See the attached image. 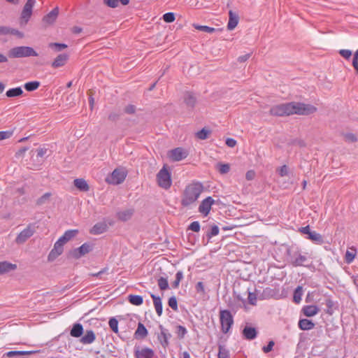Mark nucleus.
I'll list each match as a JSON object with an SVG mask.
<instances>
[{"mask_svg":"<svg viewBox=\"0 0 358 358\" xmlns=\"http://www.w3.org/2000/svg\"><path fill=\"white\" fill-rule=\"evenodd\" d=\"M316 110L317 108L310 104L289 102L273 106L270 109V114L275 116L290 115L293 114L307 115L315 113Z\"/></svg>","mask_w":358,"mask_h":358,"instance_id":"f257e3e1","label":"nucleus"},{"mask_svg":"<svg viewBox=\"0 0 358 358\" xmlns=\"http://www.w3.org/2000/svg\"><path fill=\"white\" fill-rule=\"evenodd\" d=\"M204 190L202 182L196 180L192 181L187 185L182 192L181 205L183 207H188L194 203Z\"/></svg>","mask_w":358,"mask_h":358,"instance_id":"f03ea898","label":"nucleus"},{"mask_svg":"<svg viewBox=\"0 0 358 358\" xmlns=\"http://www.w3.org/2000/svg\"><path fill=\"white\" fill-rule=\"evenodd\" d=\"M11 58H22L29 57H37L38 54L34 49L29 46H17L11 48L8 52Z\"/></svg>","mask_w":358,"mask_h":358,"instance_id":"7ed1b4c3","label":"nucleus"},{"mask_svg":"<svg viewBox=\"0 0 358 358\" xmlns=\"http://www.w3.org/2000/svg\"><path fill=\"white\" fill-rule=\"evenodd\" d=\"M157 181L158 185L164 189L171 187L172 184L171 173L165 166L157 174Z\"/></svg>","mask_w":358,"mask_h":358,"instance_id":"20e7f679","label":"nucleus"},{"mask_svg":"<svg viewBox=\"0 0 358 358\" xmlns=\"http://www.w3.org/2000/svg\"><path fill=\"white\" fill-rule=\"evenodd\" d=\"M220 321L222 333L227 334L234 324V318L231 312L228 310L220 311Z\"/></svg>","mask_w":358,"mask_h":358,"instance_id":"39448f33","label":"nucleus"},{"mask_svg":"<svg viewBox=\"0 0 358 358\" xmlns=\"http://www.w3.org/2000/svg\"><path fill=\"white\" fill-rule=\"evenodd\" d=\"M92 247L90 243H85L80 247L69 251V257L78 259L92 251Z\"/></svg>","mask_w":358,"mask_h":358,"instance_id":"423d86ee","label":"nucleus"},{"mask_svg":"<svg viewBox=\"0 0 358 358\" xmlns=\"http://www.w3.org/2000/svg\"><path fill=\"white\" fill-rule=\"evenodd\" d=\"M127 173L122 169H115L110 176L106 179L107 182L113 185L122 183L126 178Z\"/></svg>","mask_w":358,"mask_h":358,"instance_id":"0eeeda50","label":"nucleus"},{"mask_svg":"<svg viewBox=\"0 0 358 358\" xmlns=\"http://www.w3.org/2000/svg\"><path fill=\"white\" fill-rule=\"evenodd\" d=\"M35 232V227L33 224H29L23 229L16 237L15 242L18 244L24 243Z\"/></svg>","mask_w":358,"mask_h":358,"instance_id":"6e6552de","label":"nucleus"},{"mask_svg":"<svg viewBox=\"0 0 358 358\" xmlns=\"http://www.w3.org/2000/svg\"><path fill=\"white\" fill-rule=\"evenodd\" d=\"M169 157L173 162H178L188 156V151L182 148H176L169 152Z\"/></svg>","mask_w":358,"mask_h":358,"instance_id":"1a4fd4ad","label":"nucleus"},{"mask_svg":"<svg viewBox=\"0 0 358 358\" xmlns=\"http://www.w3.org/2000/svg\"><path fill=\"white\" fill-rule=\"evenodd\" d=\"M160 333L157 335V339L160 344L164 348H166L169 345V339L171 337V334L169 330L164 328L162 324L159 326Z\"/></svg>","mask_w":358,"mask_h":358,"instance_id":"9d476101","label":"nucleus"},{"mask_svg":"<svg viewBox=\"0 0 358 358\" xmlns=\"http://www.w3.org/2000/svg\"><path fill=\"white\" fill-rule=\"evenodd\" d=\"M215 203V200L211 196L206 197L201 202L199 206V212L203 215L207 216L211 210L212 206Z\"/></svg>","mask_w":358,"mask_h":358,"instance_id":"9b49d317","label":"nucleus"},{"mask_svg":"<svg viewBox=\"0 0 358 358\" xmlns=\"http://www.w3.org/2000/svg\"><path fill=\"white\" fill-rule=\"evenodd\" d=\"M64 244L59 242V240L55 242L53 248L51 250L48 257L49 262L54 261L58 256L62 255L64 250Z\"/></svg>","mask_w":358,"mask_h":358,"instance_id":"f8f14e48","label":"nucleus"},{"mask_svg":"<svg viewBox=\"0 0 358 358\" xmlns=\"http://www.w3.org/2000/svg\"><path fill=\"white\" fill-rule=\"evenodd\" d=\"M134 355L136 358H153L155 352L149 348L140 349L139 347H135Z\"/></svg>","mask_w":358,"mask_h":358,"instance_id":"ddd939ff","label":"nucleus"},{"mask_svg":"<svg viewBox=\"0 0 358 358\" xmlns=\"http://www.w3.org/2000/svg\"><path fill=\"white\" fill-rule=\"evenodd\" d=\"M308 262V257L299 252L294 253L291 257L290 263L293 266H306V263Z\"/></svg>","mask_w":358,"mask_h":358,"instance_id":"4468645a","label":"nucleus"},{"mask_svg":"<svg viewBox=\"0 0 358 358\" xmlns=\"http://www.w3.org/2000/svg\"><path fill=\"white\" fill-rule=\"evenodd\" d=\"M6 35H15L19 38L24 37L23 33L16 29L6 26H0V36Z\"/></svg>","mask_w":358,"mask_h":358,"instance_id":"2eb2a0df","label":"nucleus"},{"mask_svg":"<svg viewBox=\"0 0 358 358\" xmlns=\"http://www.w3.org/2000/svg\"><path fill=\"white\" fill-rule=\"evenodd\" d=\"M58 15L59 8L55 7L43 17V22L47 24H52L56 21Z\"/></svg>","mask_w":358,"mask_h":358,"instance_id":"dca6fc26","label":"nucleus"},{"mask_svg":"<svg viewBox=\"0 0 358 358\" xmlns=\"http://www.w3.org/2000/svg\"><path fill=\"white\" fill-rule=\"evenodd\" d=\"M17 264L7 261L0 262V275L17 269Z\"/></svg>","mask_w":358,"mask_h":358,"instance_id":"f3484780","label":"nucleus"},{"mask_svg":"<svg viewBox=\"0 0 358 358\" xmlns=\"http://www.w3.org/2000/svg\"><path fill=\"white\" fill-rule=\"evenodd\" d=\"M243 337L247 340H253L257 336V331L255 327L246 326L242 331Z\"/></svg>","mask_w":358,"mask_h":358,"instance_id":"a211bd4d","label":"nucleus"},{"mask_svg":"<svg viewBox=\"0 0 358 358\" xmlns=\"http://www.w3.org/2000/svg\"><path fill=\"white\" fill-rule=\"evenodd\" d=\"M69 59V55L67 54L59 55L53 61L52 66L54 68H59L66 64Z\"/></svg>","mask_w":358,"mask_h":358,"instance_id":"6ab92c4d","label":"nucleus"},{"mask_svg":"<svg viewBox=\"0 0 358 358\" xmlns=\"http://www.w3.org/2000/svg\"><path fill=\"white\" fill-rule=\"evenodd\" d=\"M78 233L77 229H69L64 232V234L58 239L59 242L65 244L69 241L75 237Z\"/></svg>","mask_w":358,"mask_h":358,"instance_id":"aec40b11","label":"nucleus"},{"mask_svg":"<svg viewBox=\"0 0 358 358\" xmlns=\"http://www.w3.org/2000/svg\"><path fill=\"white\" fill-rule=\"evenodd\" d=\"M238 23V16L237 14L234 13L232 10L229 12V22L227 24V29L229 30H233Z\"/></svg>","mask_w":358,"mask_h":358,"instance_id":"412c9836","label":"nucleus"},{"mask_svg":"<svg viewBox=\"0 0 358 358\" xmlns=\"http://www.w3.org/2000/svg\"><path fill=\"white\" fill-rule=\"evenodd\" d=\"M319 311L318 307L314 305L305 306L302 308L303 313L307 317H313L317 315Z\"/></svg>","mask_w":358,"mask_h":358,"instance_id":"4be33fe9","label":"nucleus"},{"mask_svg":"<svg viewBox=\"0 0 358 358\" xmlns=\"http://www.w3.org/2000/svg\"><path fill=\"white\" fill-rule=\"evenodd\" d=\"M150 296L153 300L154 306H155V308L157 315L161 316L162 314V310H163L161 298L158 296H156L154 294H151Z\"/></svg>","mask_w":358,"mask_h":358,"instance_id":"5701e85b","label":"nucleus"},{"mask_svg":"<svg viewBox=\"0 0 358 358\" xmlns=\"http://www.w3.org/2000/svg\"><path fill=\"white\" fill-rule=\"evenodd\" d=\"M298 325L301 330L304 331L310 330L315 327V323L312 320L308 319L299 320Z\"/></svg>","mask_w":358,"mask_h":358,"instance_id":"b1692460","label":"nucleus"},{"mask_svg":"<svg viewBox=\"0 0 358 358\" xmlns=\"http://www.w3.org/2000/svg\"><path fill=\"white\" fill-rule=\"evenodd\" d=\"M95 334L92 330L86 331V334L81 338L80 341L83 344H91L95 341Z\"/></svg>","mask_w":358,"mask_h":358,"instance_id":"393cba45","label":"nucleus"},{"mask_svg":"<svg viewBox=\"0 0 358 358\" xmlns=\"http://www.w3.org/2000/svg\"><path fill=\"white\" fill-rule=\"evenodd\" d=\"M73 184L76 188L83 192H87L90 189L87 182L83 178L75 179Z\"/></svg>","mask_w":358,"mask_h":358,"instance_id":"a878e982","label":"nucleus"},{"mask_svg":"<svg viewBox=\"0 0 358 358\" xmlns=\"http://www.w3.org/2000/svg\"><path fill=\"white\" fill-rule=\"evenodd\" d=\"M83 333V325L80 323H76L73 325L72 329L70 331V335L72 337L78 338L82 336Z\"/></svg>","mask_w":358,"mask_h":358,"instance_id":"bb28decb","label":"nucleus"},{"mask_svg":"<svg viewBox=\"0 0 358 358\" xmlns=\"http://www.w3.org/2000/svg\"><path fill=\"white\" fill-rule=\"evenodd\" d=\"M148 335V330L145 327L141 322L138 324L137 329L135 331L134 336L136 338H144Z\"/></svg>","mask_w":358,"mask_h":358,"instance_id":"cd10ccee","label":"nucleus"},{"mask_svg":"<svg viewBox=\"0 0 358 358\" xmlns=\"http://www.w3.org/2000/svg\"><path fill=\"white\" fill-rule=\"evenodd\" d=\"M134 213V210L131 209L124 210L117 213V217L122 221L129 220Z\"/></svg>","mask_w":358,"mask_h":358,"instance_id":"c85d7f7f","label":"nucleus"},{"mask_svg":"<svg viewBox=\"0 0 358 358\" xmlns=\"http://www.w3.org/2000/svg\"><path fill=\"white\" fill-rule=\"evenodd\" d=\"M357 255V250L355 248L352 247L345 252V261L347 264H350L353 262Z\"/></svg>","mask_w":358,"mask_h":358,"instance_id":"c756f323","label":"nucleus"},{"mask_svg":"<svg viewBox=\"0 0 358 358\" xmlns=\"http://www.w3.org/2000/svg\"><path fill=\"white\" fill-rule=\"evenodd\" d=\"M308 238L311 240L313 243L318 244V245H322L324 243V239H323L322 236L320 234H319L315 231H313L309 234V236H308Z\"/></svg>","mask_w":358,"mask_h":358,"instance_id":"7c9ffc66","label":"nucleus"},{"mask_svg":"<svg viewBox=\"0 0 358 358\" xmlns=\"http://www.w3.org/2000/svg\"><path fill=\"white\" fill-rule=\"evenodd\" d=\"M103 3L110 8H116L118 3L126 6L129 3V0H103Z\"/></svg>","mask_w":358,"mask_h":358,"instance_id":"2f4dec72","label":"nucleus"},{"mask_svg":"<svg viewBox=\"0 0 358 358\" xmlns=\"http://www.w3.org/2000/svg\"><path fill=\"white\" fill-rule=\"evenodd\" d=\"M23 94V90L20 87L11 88L7 90L6 92V96L9 98L20 96Z\"/></svg>","mask_w":358,"mask_h":358,"instance_id":"473e14b6","label":"nucleus"},{"mask_svg":"<svg viewBox=\"0 0 358 358\" xmlns=\"http://www.w3.org/2000/svg\"><path fill=\"white\" fill-rule=\"evenodd\" d=\"M32 12L23 8L20 15V24H26L30 20Z\"/></svg>","mask_w":358,"mask_h":358,"instance_id":"72a5a7b5","label":"nucleus"},{"mask_svg":"<svg viewBox=\"0 0 358 358\" xmlns=\"http://www.w3.org/2000/svg\"><path fill=\"white\" fill-rule=\"evenodd\" d=\"M107 226L103 223L96 224L91 229L92 234H101L106 231Z\"/></svg>","mask_w":358,"mask_h":358,"instance_id":"f704fd0d","label":"nucleus"},{"mask_svg":"<svg viewBox=\"0 0 358 358\" xmlns=\"http://www.w3.org/2000/svg\"><path fill=\"white\" fill-rule=\"evenodd\" d=\"M184 101L187 106L192 108L196 103V97L192 93L187 92L184 95Z\"/></svg>","mask_w":358,"mask_h":358,"instance_id":"c9c22d12","label":"nucleus"},{"mask_svg":"<svg viewBox=\"0 0 358 358\" xmlns=\"http://www.w3.org/2000/svg\"><path fill=\"white\" fill-rule=\"evenodd\" d=\"M129 301L135 306H140L143 302V299L141 296L139 295H133L130 294L128 296Z\"/></svg>","mask_w":358,"mask_h":358,"instance_id":"e433bc0d","label":"nucleus"},{"mask_svg":"<svg viewBox=\"0 0 358 358\" xmlns=\"http://www.w3.org/2000/svg\"><path fill=\"white\" fill-rule=\"evenodd\" d=\"M40 86V82L31 81L24 84V89L28 92H32L37 90Z\"/></svg>","mask_w":358,"mask_h":358,"instance_id":"4c0bfd02","label":"nucleus"},{"mask_svg":"<svg viewBox=\"0 0 358 358\" xmlns=\"http://www.w3.org/2000/svg\"><path fill=\"white\" fill-rule=\"evenodd\" d=\"M303 295V289L301 286L297 287L294 292L293 295V301L296 303H299L301 301V296Z\"/></svg>","mask_w":358,"mask_h":358,"instance_id":"58836bf2","label":"nucleus"},{"mask_svg":"<svg viewBox=\"0 0 358 358\" xmlns=\"http://www.w3.org/2000/svg\"><path fill=\"white\" fill-rule=\"evenodd\" d=\"M216 169L221 174H226L230 171V165L229 164L217 163Z\"/></svg>","mask_w":358,"mask_h":358,"instance_id":"ea45409f","label":"nucleus"},{"mask_svg":"<svg viewBox=\"0 0 358 358\" xmlns=\"http://www.w3.org/2000/svg\"><path fill=\"white\" fill-rule=\"evenodd\" d=\"M157 285L161 290H166L169 288L168 279L166 278L160 277L157 280Z\"/></svg>","mask_w":358,"mask_h":358,"instance_id":"a19ab883","label":"nucleus"},{"mask_svg":"<svg viewBox=\"0 0 358 358\" xmlns=\"http://www.w3.org/2000/svg\"><path fill=\"white\" fill-rule=\"evenodd\" d=\"M183 278V273L182 271H178L176 274V280L172 282L171 285L174 289L179 287L181 280Z\"/></svg>","mask_w":358,"mask_h":358,"instance_id":"79ce46f5","label":"nucleus"},{"mask_svg":"<svg viewBox=\"0 0 358 358\" xmlns=\"http://www.w3.org/2000/svg\"><path fill=\"white\" fill-rule=\"evenodd\" d=\"M218 358H229V350L222 345H219Z\"/></svg>","mask_w":358,"mask_h":358,"instance_id":"37998d69","label":"nucleus"},{"mask_svg":"<svg viewBox=\"0 0 358 358\" xmlns=\"http://www.w3.org/2000/svg\"><path fill=\"white\" fill-rule=\"evenodd\" d=\"M194 27L197 30L207 32V33H213V32H215L216 30L213 27H210L205 26V25L194 24Z\"/></svg>","mask_w":358,"mask_h":358,"instance_id":"c03bdc74","label":"nucleus"},{"mask_svg":"<svg viewBox=\"0 0 358 358\" xmlns=\"http://www.w3.org/2000/svg\"><path fill=\"white\" fill-rule=\"evenodd\" d=\"M176 333L178 337L180 339H182L187 334V329L185 327H183L182 325H178L176 327Z\"/></svg>","mask_w":358,"mask_h":358,"instance_id":"a18cd8bd","label":"nucleus"},{"mask_svg":"<svg viewBox=\"0 0 358 358\" xmlns=\"http://www.w3.org/2000/svg\"><path fill=\"white\" fill-rule=\"evenodd\" d=\"M210 133V132L209 130L203 128V129H201L200 131H199L198 132H196V136L199 139L205 140V139L208 138Z\"/></svg>","mask_w":358,"mask_h":358,"instance_id":"49530a36","label":"nucleus"},{"mask_svg":"<svg viewBox=\"0 0 358 358\" xmlns=\"http://www.w3.org/2000/svg\"><path fill=\"white\" fill-rule=\"evenodd\" d=\"M108 324L113 332H118V321L115 317H112L109 320Z\"/></svg>","mask_w":358,"mask_h":358,"instance_id":"de8ad7c7","label":"nucleus"},{"mask_svg":"<svg viewBox=\"0 0 358 358\" xmlns=\"http://www.w3.org/2000/svg\"><path fill=\"white\" fill-rule=\"evenodd\" d=\"M31 353V351H16V350H15V351H9V352H6V355L8 357H13L16 355H29Z\"/></svg>","mask_w":358,"mask_h":358,"instance_id":"09e8293b","label":"nucleus"},{"mask_svg":"<svg viewBox=\"0 0 358 358\" xmlns=\"http://www.w3.org/2000/svg\"><path fill=\"white\" fill-rule=\"evenodd\" d=\"M49 46L52 48H55L56 51H62L63 49L67 48V45L65 43H51L49 44Z\"/></svg>","mask_w":358,"mask_h":358,"instance_id":"8fccbe9b","label":"nucleus"},{"mask_svg":"<svg viewBox=\"0 0 358 358\" xmlns=\"http://www.w3.org/2000/svg\"><path fill=\"white\" fill-rule=\"evenodd\" d=\"M169 306L175 311L178 310V302L176 297L173 296L169 299Z\"/></svg>","mask_w":358,"mask_h":358,"instance_id":"3c124183","label":"nucleus"},{"mask_svg":"<svg viewBox=\"0 0 358 358\" xmlns=\"http://www.w3.org/2000/svg\"><path fill=\"white\" fill-rule=\"evenodd\" d=\"M219 227L217 225L211 227L210 231L207 233L206 236L208 238H211L213 236H215L219 234Z\"/></svg>","mask_w":358,"mask_h":358,"instance_id":"603ef678","label":"nucleus"},{"mask_svg":"<svg viewBox=\"0 0 358 358\" xmlns=\"http://www.w3.org/2000/svg\"><path fill=\"white\" fill-rule=\"evenodd\" d=\"M175 15L173 13L171 12L166 13L163 15V20H164V22L168 23L173 22L175 20Z\"/></svg>","mask_w":358,"mask_h":358,"instance_id":"864d4df0","label":"nucleus"},{"mask_svg":"<svg viewBox=\"0 0 358 358\" xmlns=\"http://www.w3.org/2000/svg\"><path fill=\"white\" fill-rule=\"evenodd\" d=\"M248 303L250 305L255 306L257 303V295L256 294L248 291Z\"/></svg>","mask_w":358,"mask_h":358,"instance_id":"5fc2aeb1","label":"nucleus"},{"mask_svg":"<svg viewBox=\"0 0 358 358\" xmlns=\"http://www.w3.org/2000/svg\"><path fill=\"white\" fill-rule=\"evenodd\" d=\"M50 193L44 194L43 196L38 199L36 203L38 205H43L50 199Z\"/></svg>","mask_w":358,"mask_h":358,"instance_id":"6e6d98bb","label":"nucleus"},{"mask_svg":"<svg viewBox=\"0 0 358 358\" xmlns=\"http://www.w3.org/2000/svg\"><path fill=\"white\" fill-rule=\"evenodd\" d=\"M189 230H192L195 232H199L200 231V224L198 221L192 222L188 227Z\"/></svg>","mask_w":358,"mask_h":358,"instance_id":"4d7b16f0","label":"nucleus"},{"mask_svg":"<svg viewBox=\"0 0 358 358\" xmlns=\"http://www.w3.org/2000/svg\"><path fill=\"white\" fill-rule=\"evenodd\" d=\"M36 0H27L23 8L32 12Z\"/></svg>","mask_w":358,"mask_h":358,"instance_id":"13d9d810","label":"nucleus"},{"mask_svg":"<svg viewBox=\"0 0 358 358\" xmlns=\"http://www.w3.org/2000/svg\"><path fill=\"white\" fill-rule=\"evenodd\" d=\"M13 134L12 131H0V141L9 138Z\"/></svg>","mask_w":358,"mask_h":358,"instance_id":"bf43d9fd","label":"nucleus"},{"mask_svg":"<svg viewBox=\"0 0 358 358\" xmlns=\"http://www.w3.org/2000/svg\"><path fill=\"white\" fill-rule=\"evenodd\" d=\"M339 54L343 57H344L345 59H349L351 55H352V51L350 50H345V49H343V50H341L339 51Z\"/></svg>","mask_w":358,"mask_h":358,"instance_id":"052dcab7","label":"nucleus"},{"mask_svg":"<svg viewBox=\"0 0 358 358\" xmlns=\"http://www.w3.org/2000/svg\"><path fill=\"white\" fill-rule=\"evenodd\" d=\"M274 345H275L274 341H269L266 346H264L262 348L263 352L265 353H268V352H271L272 350Z\"/></svg>","mask_w":358,"mask_h":358,"instance_id":"680f3d73","label":"nucleus"},{"mask_svg":"<svg viewBox=\"0 0 358 358\" xmlns=\"http://www.w3.org/2000/svg\"><path fill=\"white\" fill-rule=\"evenodd\" d=\"M278 174L281 176H285L288 174V168L286 165H283L278 169Z\"/></svg>","mask_w":358,"mask_h":358,"instance_id":"e2e57ef3","label":"nucleus"},{"mask_svg":"<svg viewBox=\"0 0 358 358\" xmlns=\"http://www.w3.org/2000/svg\"><path fill=\"white\" fill-rule=\"evenodd\" d=\"M124 112L127 114H134L136 112V106L129 104L124 108Z\"/></svg>","mask_w":358,"mask_h":358,"instance_id":"0e129e2a","label":"nucleus"},{"mask_svg":"<svg viewBox=\"0 0 358 358\" xmlns=\"http://www.w3.org/2000/svg\"><path fill=\"white\" fill-rule=\"evenodd\" d=\"M326 303V306H327V308H328V310H327V313H329V314L331 315V314H332V311H331V310H330V309H331V308H332V307H333V306H334V301H333L331 299L327 298V299H326V303Z\"/></svg>","mask_w":358,"mask_h":358,"instance_id":"69168bd1","label":"nucleus"},{"mask_svg":"<svg viewBox=\"0 0 358 358\" xmlns=\"http://www.w3.org/2000/svg\"><path fill=\"white\" fill-rule=\"evenodd\" d=\"M345 138L348 142H355L357 140L356 136L351 133L346 134Z\"/></svg>","mask_w":358,"mask_h":358,"instance_id":"338daca9","label":"nucleus"},{"mask_svg":"<svg viewBox=\"0 0 358 358\" xmlns=\"http://www.w3.org/2000/svg\"><path fill=\"white\" fill-rule=\"evenodd\" d=\"M226 145L229 148H234L236 145V141L231 138H228L226 140Z\"/></svg>","mask_w":358,"mask_h":358,"instance_id":"774afa93","label":"nucleus"}]
</instances>
